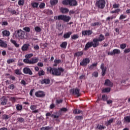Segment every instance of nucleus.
Returning a JSON list of instances; mask_svg holds the SVG:
<instances>
[{
    "label": "nucleus",
    "instance_id": "nucleus-1",
    "mask_svg": "<svg viewBox=\"0 0 130 130\" xmlns=\"http://www.w3.org/2000/svg\"><path fill=\"white\" fill-rule=\"evenodd\" d=\"M49 72L50 73H52V74L54 76H60V75H61V73H63V72H64V70L62 68H59L58 69L55 68H50Z\"/></svg>",
    "mask_w": 130,
    "mask_h": 130
},
{
    "label": "nucleus",
    "instance_id": "nucleus-2",
    "mask_svg": "<svg viewBox=\"0 0 130 130\" xmlns=\"http://www.w3.org/2000/svg\"><path fill=\"white\" fill-rule=\"evenodd\" d=\"M54 19L55 20H58V21H60V20H62V21H63V22H66L67 23H68L71 20V17L68 16L67 15H60L57 16H55L54 17Z\"/></svg>",
    "mask_w": 130,
    "mask_h": 130
},
{
    "label": "nucleus",
    "instance_id": "nucleus-3",
    "mask_svg": "<svg viewBox=\"0 0 130 130\" xmlns=\"http://www.w3.org/2000/svg\"><path fill=\"white\" fill-rule=\"evenodd\" d=\"M62 4L64 6H70L71 7H75L78 5L76 0H63Z\"/></svg>",
    "mask_w": 130,
    "mask_h": 130
},
{
    "label": "nucleus",
    "instance_id": "nucleus-4",
    "mask_svg": "<svg viewBox=\"0 0 130 130\" xmlns=\"http://www.w3.org/2000/svg\"><path fill=\"white\" fill-rule=\"evenodd\" d=\"M26 32H25L23 30L21 29H19L15 32V36L18 39H25V35Z\"/></svg>",
    "mask_w": 130,
    "mask_h": 130
},
{
    "label": "nucleus",
    "instance_id": "nucleus-5",
    "mask_svg": "<svg viewBox=\"0 0 130 130\" xmlns=\"http://www.w3.org/2000/svg\"><path fill=\"white\" fill-rule=\"evenodd\" d=\"M105 5H106V2L105 0H98L96 2L95 7L98 9L103 10L105 8Z\"/></svg>",
    "mask_w": 130,
    "mask_h": 130
},
{
    "label": "nucleus",
    "instance_id": "nucleus-6",
    "mask_svg": "<svg viewBox=\"0 0 130 130\" xmlns=\"http://www.w3.org/2000/svg\"><path fill=\"white\" fill-rule=\"evenodd\" d=\"M88 63H90V59L89 58H85L81 60L80 65L82 67H86Z\"/></svg>",
    "mask_w": 130,
    "mask_h": 130
},
{
    "label": "nucleus",
    "instance_id": "nucleus-7",
    "mask_svg": "<svg viewBox=\"0 0 130 130\" xmlns=\"http://www.w3.org/2000/svg\"><path fill=\"white\" fill-rule=\"evenodd\" d=\"M71 93L72 95H75L77 97H80L81 93H80V89L79 88H75L71 89Z\"/></svg>",
    "mask_w": 130,
    "mask_h": 130
},
{
    "label": "nucleus",
    "instance_id": "nucleus-8",
    "mask_svg": "<svg viewBox=\"0 0 130 130\" xmlns=\"http://www.w3.org/2000/svg\"><path fill=\"white\" fill-rule=\"evenodd\" d=\"M104 85L107 87H110V88H112V87H113V83L109 79H106Z\"/></svg>",
    "mask_w": 130,
    "mask_h": 130
},
{
    "label": "nucleus",
    "instance_id": "nucleus-9",
    "mask_svg": "<svg viewBox=\"0 0 130 130\" xmlns=\"http://www.w3.org/2000/svg\"><path fill=\"white\" fill-rule=\"evenodd\" d=\"M91 43L92 44V47H93V48H96V47H98V46L100 44L98 40H96V38H94L92 40V41H91Z\"/></svg>",
    "mask_w": 130,
    "mask_h": 130
},
{
    "label": "nucleus",
    "instance_id": "nucleus-10",
    "mask_svg": "<svg viewBox=\"0 0 130 130\" xmlns=\"http://www.w3.org/2000/svg\"><path fill=\"white\" fill-rule=\"evenodd\" d=\"M120 53V50L117 49H114L113 51L108 53V55H113L114 54H119Z\"/></svg>",
    "mask_w": 130,
    "mask_h": 130
},
{
    "label": "nucleus",
    "instance_id": "nucleus-11",
    "mask_svg": "<svg viewBox=\"0 0 130 130\" xmlns=\"http://www.w3.org/2000/svg\"><path fill=\"white\" fill-rule=\"evenodd\" d=\"M101 69L102 71V76L104 77L105 75H106V70H107V68L106 67H104V63H102L101 66Z\"/></svg>",
    "mask_w": 130,
    "mask_h": 130
},
{
    "label": "nucleus",
    "instance_id": "nucleus-12",
    "mask_svg": "<svg viewBox=\"0 0 130 130\" xmlns=\"http://www.w3.org/2000/svg\"><path fill=\"white\" fill-rule=\"evenodd\" d=\"M24 74H26V75H30V76L32 75V71L31 70L27 67H25L23 70Z\"/></svg>",
    "mask_w": 130,
    "mask_h": 130
},
{
    "label": "nucleus",
    "instance_id": "nucleus-13",
    "mask_svg": "<svg viewBox=\"0 0 130 130\" xmlns=\"http://www.w3.org/2000/svg\"><path fill=\"white\" fill-rule=\"evenodd\" d=\"M93 33V31L92 30L89 29L86 30H83L82 31V34L84 36H86V35H88V36H90V35H92V34Z\"/></svg>",
    "mask_w": 130,
    "mask_h": 130
},
{
    "label": "nucleus",
    "instance_id": "nucleus-14",
    "mask_svg": "<svg viewBox=\"0 0 130 130\" xmlns=\"http://www.w3.org/2000/svg\"><path fill=\"white\" fill-rule=\"evenodd\" d=\"M35 96L39 98L44 97V96H45V94L42 91H39L35 92Z\"/></svg>",
    "mask_w": 130,
    "mask_h": 130
},
{
    "label": "nucleus",
    "instance_id": "nucleus-15",
    "mask_svg": "<svg viewBox=\"0 0 130 130\" xmlns=\"http://www.w3.org/2000/svg\"><path fill=\"white\" fill-rule=\"evenodd\" d=\"M93 46V45L92 44V42H88L85 45L84 50H88L90 47H92Z\"/></svg>",
    "mask_w": 130,
    "mask_h": 130
},
{
    "label": "nucleus",
    "instance_id": "nucleus-16",
    "mask_svg": "<svg viewBox=\"0 0 130 130\" xmlns=\"http://www.w3.org/2000/svg\"><path fill=\"white\" fill-rule=\"evenodd\" d=\"M96 40H98L99 42H102V41L105 40V37L103 34L100 35L98 38H95Z\"/></svg>",
    "mask_w": 130,
    "mask_h": 130
},
{
    "label": "nucleus",
    "instance_id": "nucleus-17",
    "mask_svg": "<svg viewBox=\"0 0 130 130\" xmlns=\"http://www.w3.org/2000/svg\"><path fill=\"white\" fill-rule=\"evenodd\" d=\"M72 34H73V32L72 31H68V32H66L63 35V37L65 39H68V38H70V37H71V35H72Z\"/></svg>",
    "mask_w": 130,
    "mask_h": 130
},
{
    "label": "nucleus",
    "instance_id": "nucleus-18",
    "mask_svg": "<svg viewBox=\"0 0 130 130\" xmlns=\"http://www.w3.org/2000/svg\"><path fill=\"white\" fill-rule=\"evenodd\" d=\"M7 103H8V100L6 99L5 97H2L1 99V102L0 103V104L1 105H6Z\"/></svg>",
    "mask_w": 130,
    "mask_h": 130
},
{
    "label": "nucleus",
    "instance_id": "nucleus-19",
    "mask_svg": "<svg viewBox=\"0 0 130 130\" xmlns=\"http://www.w3.org/2000/svg\"><path fill=\"white\" fill-rule=\"evenodd\" d=\"M39 59L38 57L32 58L30 59V64H34L38 62Z\"/></svg>",
    "mask_w": 130,
    "mask_h": 130
},
{
    "label": "nucleus",
    "instance_id": "nucleus-20",
    "mask_svg": "<svg viewBox=\"0 0 130 130\" xmlns=\"http://www.w3.org/2000/svg\"><path fill=\"white\" fill-rule=\"evenodd\" d=\"M30 108L31 110H32V112L34 113H37V112H38V110H36V108H37V106L31 105L30 106Z\"/></svg>",
    "mask_w": 130,
    "mask_h": 130
},
{
    "label": "nucleus",
    "instance_id": "nucleus-21",
    "mask_svg": "<svg viewBox=\"0 0 130 130\" xmlns=\"http://www.w3.org/2000/svg\"><path fill=\"white\" fill-rule=\"evenodd\" d=\"M124 122L130 123V116H126L124 117Z\"/></svg>",
    "mask_w": 130,
    "mask_h": 130
},
{
    "label": "nucleus",
    "instance_id": "nucleus-22",
    "mask_svg": "<svg viewBox=\"0 0 130 130\" xmlns=\"http://www.w3.org/2000/svg\"><path fill=\"white\" fill-rule=\"evenodd\" d=\"M95 128L96 129H100V130L104 129V128H105V126L103 125H101L100 124H98Z\"/></svg>",
    "mask_w": 130,
    "mask_h": 130
},
{
    "label": "nucleus",
    "instance_id": "nucleus-23",
    "mask_svg": "<svg viewBox=\"0 0 130 130\" xmlns=\"http://www.w3.org/2000/svg\"><path fill=\"white\" fill-rule=\"evenodd\" d=\"M28 48H29V45L27 44H24L21 47V50L22 51H26V50H28Z\"/></svg>",
    "mask_w": 130,
    "mask_h": 130
},
{
    "label": "nucleus",
    "instance_id": "nucleus-24",
    "mask_svg": "<svg viewBox=\"0 0 130 130\" xmlns=\"http://www.w3.org/2000/svg\"><path fill=\"white\" fill-rule=\"evenodd\" d=\"M69 9L66 8H62L60 9V12L62 14H67V13H69Z\"/></svg>",
    "mask_w": 130,
    "mask_h": 130
},
{
    "label": "nucleus",
    "instance_id": "nucleus-25",
    "mask_svg": "<svg viewBox=\"0 0 130 130\" xmlns=\"http://www.w3.org/2000/svg\"><path fill=\"white\" fill-rule=\"evenodd\" d=\"M111 91L110 87H106L102 90V93H109Z\"/></svg>",
    "mask_w": 130,
    "mask_h": 130
},
{
    "label": "nucleus",
    "instance_id": "nucleus-26",
    "mask_svg": "<svg viewBox=\"0 0 130 130\" xmlns=\"http://www.w3.org/2000/svg\"><path fill=\"white\" fill-rule=\"evenodd\" d=\"M0 46L1 47L6 48L7 46V43L5 42L4 41L0 40Z\"/></svg>",
    "mask_w": 130,
    "mask_h": 130
},
{
    "label": "nucleus",
    "instance_id": "nucleus-27",
    "mask_svg": "<svg viewBox=\"0 0 130 130\" xmlns=\"http://www.w3.org/2000/svg\"><path fill=\"white\" fill-rule=\"evenodd\" d=\"M83 54H84V52H83V51L77 52L74 54V56L75 57H77V56H82Z\"/></svg>",
    "mask_w": 130,
    "mask_h": 130
},
{
    "label": "nucleus",
    "instance_id": "nucleus-28",
    "mask_svg": "<svg viewBox=\"0 0 130 130\" xmlns=\"http://www.w3.org/2000/svg\"><path fill=\"white\" fill-rule=\"evenodd\" d=\"M31 7L34 8V9H37L38 8V6H39V4L36 2H33L31 3Z\"/></svg>",
    "mask_w": 130,
    "mask_h": 130
},
{
    "label": "nucleus",
    "instance_id": "nucleus-29",
    "mask_svg": "<svg viewBox=\"0 0 130 130\" xmlns=\"http://www.w3.org/2000/svg\"><path fill=\"white\" fill-rule=\"evenodd\" d=\"M92 27H95V26H101V22L100 21L95 22L91 24Z\"/></svg>",
    "mask_w": 130,
    "mask_h": 130
},
{
    "label": "nucleus",
    "instance_id": "nucleus-30",
    "mask_svg": "<svg viewBox=\"0 0 130 130\" xmlns=\"http://www.w3.org/2000/svg\"><path fill=\"white\" fill-rule=\"evenodd\" d=\"M79 38V34H74L71 36L72 40H77Z\"/></svg>",
    "mask_w": 130,
    "mask_h": 130
},
{
    "label": "nucleus",
    "instance_id": "nucleus-31",
    "mask_svg": "<svg viewBox=\"0 0 130 130\" xmlns=\"http://www.w3.org/2000/svg\"><path fill=\"white\" fill-rule=\"evenodd\" d=\"M2 34L3 36H10V31L5 30L2 31Z\"/></svg>",
    "mask_w": 130,
    "mask_h": 130
},
{
    "label": "nucleus",
    "instance_id": "nucleus-32",
    "mask_svg": "<svg viewBox=\"0 0 130 130\" xmlns=\"http://www.w3.org/2000/svg\"><path fill=\"white\" fill-rule=\"evenodd\" d=\"M58 3V0H50V4L52 6H55Z\"/></svg>",
    "mask_w": 130,
    "mask_h": 130
},
{
    "label": "nucleus",
    "instance_id": "nucleus-33",
    "mask_svg": "<svg viewBox=\"0 0 130 130\" xmlns=\"http://www.w3.org/2000/svg\"><path fill=\"white\" fill-rule=\"evenodd\" d=\"M41 83L42 85H43V84H49V79H43V80H42Z\"/></svg>",
    "mask_w": 130,
    "mask_h": 130
},
{
    "label": "nucleus",
    "instance_id": "nucleus-34",
    "mask_svg": "<svg viewBox=\"0 0 130 130\" xmlns=\"http://www.w3.org/2000/svg\"><path fill=\"white\" fill-rule=\"evenodd\" d=\"M67 45H68V42H63L61 43L60 46V47H61V48H67Z\"/></svg>",
    "mask_w": 130,
    "mask_h": 130
},
{
    "label": "nucleus",
    "instance_id": "nucleus-35",
    "mask_svg": "<svg viewBox=\"0 0 130 130\" xmlns=\"http://www.w3.org/2000/svg\"><path fill=\"white\" fill-rule=\"evenodd\" d=\"M11 42L14 44L15 47H19L20 46V45L17 43V42L15 40H11Z\"/></svg>",
    "mask_w": 130,
    "mask_h": 130
},
{
    "label": "nucleus",
    "instance_id": "nucleus-36",
    "mask_svg": "<svg viewBox=\"0 0 130 130\" xmlns=\"http://www.w3.org/2000/svg\"><path fill=\"white\" fill-rule=\"evenodd\" d=\"M23 62H24V63H28V64H31V59L25 58L23 59Z\"/></svg>",
    "mask_w": 130,
    "mask_h": 130
},
{
    "label": "nucleus",
    "instance_id": "nucleus-37",
    "mask_svg": "<svg viewBox=\"0 0 130 130\" xmlns=\"http://www.w3.org/2000/svg\"><path fill=\"white\" fill-rule=\"evenodd\" d=\"M16 109L17 110L20 111L21 109H23V106L21 105H16Z\"/></svg>",
    "mask_w": 130,
    "mask_h": 130
},
{
    "label": "nucleus",
    "instance_id": "nucleus-38",
    "mask_svg": "<svg viewBox=\"0 0 130 130\" xmlns=\"http://www.w3.org/2000/svg\"><path fill=\"white\" fill-rule=\"evenodd\" d=\"M96 67H97V63H92L89 66V70H93L94 68H96Z\"/></svg>",
    "mask_w": 130,
    "mask_h": 130
},
{
    "label": "nucleus",
    "instance_id": "nucleus-39",
    "mask_svg": "<svg viewBox=\"0 0 130 130\" xmlns=\"http://www.w3.org/2000/svg\"><path fill=\"white\" fill-rule=\"evenodd\" d=\"M33 56V53L27 54L25 55V58H31Z\"/></svg>",
    "mask_w": 130,
    "mask_h": 130
},
{
    "label": "nucleus",
    "instance_id": "nucleus-40",
    "mask_svg": "<svg viewBox=\"0 0 130 130\" xmlns=\"http://www.w3.org/2000/svg\"><path fill=\"white\" fill-rule=\"evenodd\" d=\"M38 74L39 76H40V77H41V76H44V75H45V72H44L43 70H41L39 72Z\"/></svg>",
    "mask_w": 130,
    "mask_h": 130
},
{
    "label": "nucleus",
    "instance_id": "nucleus-41",
    "mask_svg": "<svg viewBox=\"0 0 130 130\" xmlns=\"http://www.w3.org/2000/svg\"><path fill=\"white\" fill-rule=\"evenodd\" d=\"M15 72L16 75H22V72H21L20 70L16 69L15 70Z\"/></svg>",
    "mask_w": 130,
    "mask_h": 130
},
{
    "label": "nucleus",
    "instance_id": "nucleus-42",
    "mask_svg": "<svg viewBox=\"0 0 130 130\" xmlns=\"http://www.w3.org/2000/svg\"><path fill=\"white\" fill-rule=\"evenodd\" d=\"M126 18V15H124L123 14H121L119 17V20H123V19H125Z\"/></svg>",
    "mask_w": 130,
    "mask_h": 130
},
{
    "label": "nucleus",
    "instance_id": "nucleus-43",
    "mask_svg": "<svg viewBox=\"0 0 130 130\" xmlns=\"http://www.w3.org/2000/svg\"><path fill=\"white\" fill-rule=\"evenodd\" d=\"M24 0H19L18 1V5L19 6H24Z\"/></svg>",
    "mask_w": 130,
    "mask_h": 130
},
{
    "label": "nucleus",
    "instance_id": "nucleus-44",
    "mask_svg": "<svg viewBox=\"0 0 130 130\" xmlns=\"http://www.w3.org/2000/svg\"><path fill=\"white\" fill-rule=\"evenodd\" d=\"M120 47L121 49H124V48H126V44H122L120 45Z\"/></svg>",
    "mask_w": 130,
    "mask_h": 130
},
{
    "label": "nucleus",
    "instance_id": "nucleus-45",
    "mask_svg": "<svg viewBox=\"0 0 130 130\" xmlns=\"http://www.w3.org/2000/svg\"><path fill=\"white\" fill-rule=\"evenodd\" d=\"M35 30L36 32H41V28L39 26H36L35 27Z\"/></svg>",
    "mask_w": 130,
    "mask_h": 130
},
{
    "label": "nucleus",
    "instance_id": "nucleus-46",
    "mask_svg": "<svg viewBox=\"0 0 130 130\" xmlns=\"http://www.w3.org/2000/svg\"><path fill=\"white\" fill-rule=\"evenodd\" d=\"M23 30L25 32H30V28L29 27H25L23 28Z\"/></svg>",
    "mask_w": 130,
    "mask_h": 130
},
{
    "label": "nucleus",
    "instance_id": "nucleus-47",
    "mask_svg": "<svg viewBox=\"0 0 130 130\" xmlns=\"http://www.w3.org/2000/svg\"><path fill=\"white\" fill-rule=\"evenodd\" d=\"M76 119L77 120H82L83 119V116H77L75 117Z\"/></svg>",
    "mask_w": 130,
    "mask_h": 130
},
{
    "label": "nucleus",
    "instance_id": "nucleus-48",
    "mask_svg": "<svg viewBox=\"0 0 130 130\" xmlns=\"http://www.w3.org/2000/svg\"><path fill=\"white\" fill-rule=\"evenodd\" d=\"M102 100H103V101H106L107 100V96L105 95V94L103 95Z\"/></svg>",
    "mask_w": 130,
    "mask_h": 130
},
{
    "label": "nucleus",
    "instance_id": "nucleus-49",
    "mask_svg": "<svg viewBox=\"0 0 130 130\" xmlns=\"http://www.w3.org/2000/svg\"><path fill=\"white\" fill-rule=\"evenodd\" d=\"M113 9H117V8H119V4H114L113 5Z\"/></svg>",
    "mask_w": 130,
    "mask_h": 130
},
{
    "label": "nucleus",
    "instance_id": "nucleus-50",
    "mask_svg": "<svg viewBox=\"0 0 130 130\" xmlns=\"http://www.w3.org/2000/svg\"><path fill=\"white\" fill-rule=\"evenodd\" d=\"M93 77H95V78H98V73L97 72H94L92 73Z\"/></svg>",
    "mask_w": 130,
    "mask_h": 130
},
{
    "label": "nucleus",
    "instance_id": "nucleus-51",
    "mask_svg": "<svg viewBox=\"0 0 130 130\" xmlns=\"http://www.w3.org/2000/svg\"><path fill=\"white\" fill-rule=\"evenodd\" d=\"M44 7H45V4L44 3H41V4L39 6V8L40 9H44Z\"/></svg>",
    "mask_w": 130,
    "mask_h": 130
},
{
    "label": "nucleus",
    "instance_id": "nucleus-52",
    "mask_svg": "<svg viewBox=\"0 0 130 130\" xmlns=\"http://www.w3.org/2000/svg\"><path fill=\"white\" fill-rule=\"evenodd\" d=\"M54 62V63H60L61 62V60L60 59H55Z\"/></svg>",
    "mask_w": 130,
    "mask_h": 130
},
{
    "label": "nucleus",
    "instance_id": "nucleus-53",
    "mask_svg": "<svg viewBox=\"0 0 130 130\" xmlns=\"http://www.w3.org/2000/svg\"><path fill=\"white\" fill-rule=\"evenodd\" d=\"M9 89H11V90H14L15 89V85L14 84H11L8 87Z\"/></svg>",
    "mask_w": 130,
    "mask_h": 130
},
{
    "label": "nucleus",
    "instance_id": "nucleus-54",
    "mask_svg": "<svg viewBox=\"0 0 130 130\" xmlns=\"http://www.w3.org/2000/svg\"><path fill=\"white\" fill-rule=\"evenodd\" d=\"M34 48L35 50H38L39 49V46L38 45H34Z\"/></svg>",
    "mask_w": 130,
    "mask_h": 130
},
{
    "label": "nucleus",
    "instance_id": "nucleus-55",
    "mask_svg": "<svg viewBox=\"0 0 130 130\" xmlns=\"http://www.w3.org/2000/svg\"><path fill=\"white\" fill-rule=\"evenodd\" d=\"M113 120H114V119L113 118H111V119L109 120L108 121V124H109V125L111 124V123H112V122H113Z\"/></svg>",
    "mask_w": 130,
    "mask_h": 130
},
{
    "label": "nucleus",
    "instance_id": "nucleus-56",
    "mask_svg": "<svg viewBox=\"0 0 130 130\" xmlns=\"http://www.w3.org/2000/svg\"><path fill=\"white\" fill-rule=\"evenodd\" d=\"M14 59H10L7 60L8 63H12V62H14Z\"/></svg>",
    "mask_w": 130,
    "mask_h": 130
},
{
    "label": "nucleus",
    "instance_id": "nucleus-57",
    "mask_svg": "<svg viewBox=\"0 0 130 130\" xmlns=\"http://www.w3.org/2000/svg\"><path fill=\"white\" fill-rule=\"evenodd\" d=\"M79 79H80V80H83V79L84 80H86V76L85 75H82L80 76Z\"/></svg>",
    "mask_w": 130,
    "mask_h": 130
},
{
    "label": "nucleus",
    "instance_id": "nucleus-58",
    "mask_svg": "<svg viewBox=\"0 0 130 130\" xmlns=\"http://www.w3.org/2000/svg\"><path fill=\"white\" fill-rule=\"evenodd\" d=\"M124 53H128L130 52V48L125 49L124 51Z\"/></svg>",
    "mask_w": 130,
    "mask_h": 130
},
{
    "label": "nucleus",
    "instance_id": "nucleus-59",
    "mask_svg": "<svg viewBox=\"0 0 130 130\" xmlns=\"http://www.w3.org/2000/svg\"><path fill=\"white\" fill-rule=\"evenodd\" d=\"M18 120L20 122H24V118H18Z\"/></svg>",
    "mask_w": 130,
    "mask_h": 130
},
{
    "label": "nucleus",
    "instance_id": "nucleus-60",
    "mask_svg": "<svg viewBox=\"0 0 130 130\" xmlns=\"http://www.w3.org/2000/svg\"><path fill=\"white\" fill-rule=\"evenodd\" d=\"M56 103L58 104H60V103H62V100H57Z\"/></svg>",
    "mask_w": 130,
    "mask_h": 130
},
{
    "label": "nucleus",
    "instance_id": "nucleus-61",
    "mask_svg": "<svg viewBox=\"0 0 130 130\" xmlns=\"http://www.w3.org/2000/svg\"><path fill=\"white\" fill-rule=\"evenodd\" d=\"M61 111H64V112L68 111V109L66 108H62L61 109Z\"/></svg>",
    "mask_w": 130,
    "mask_h": 130
},
{
    "label": "nucleus",
    "instance_id": "nucleus-62",
    "mask_svg": "<svg viewBox=\"0 0 130 130\" xmlns=\"http://www.w3.org/2000/svg\"><path fill=\"white\" fill-rule=\"evenodd\" d=\"M41 130H49V127H43L42 128H41Z\"/></svg>",
    "mask_w": 130,
    "mask_h": 130
},
{
    "label": "nucleus",
    "instance_id": "nucleus-63",
    "mask_svg": "<svg viewBox=\"0 0 130 130\" xmlns=\"http://www.w3.org/2000/svg\"><path fill=\"white\" fill-rule=\"evenodd\" d=\"M8 25V22L7 21H4L2 22V25L3 26H7Z\"/></svg>",
    "mask_w": 130,
    "mask_h": 130
},
{
    "label": "nucleus",
    "instance_id": "nucleus-64",
    "mask_svg": "<svg viewBox=\"0 0 130 130\" xmlns=\"http://www.w3.org/2000/svg\"><path fill=\"white\" fill-rule=\"evenodd\" d=\"M38 66L39 67H43V63H42V62H38Z\"/></svg>",
    "mask_w": 130,
    "mask_h": 130
}]
</instances>
